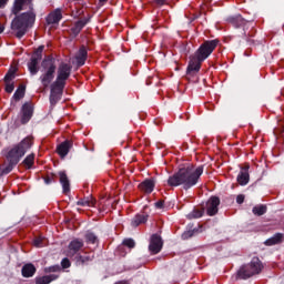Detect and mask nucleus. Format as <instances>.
Masks as SVG:
<instances>
[{
    "mask_svg": "<svg viewBox=\"0 0 284 284\" xmlns=\"http://www.w3.org/2000/svg\"><path fill=\"white\" fill-rule=\"evenodd\" d=\"M26 97V87H20L13 94V99L16 101H20V99H23Z\"/></svg>",
    "mask_w": 284,
    "mask_h": 284,
    "instance_id": "28",
    "label": "nucleus"
},
{
    "mask_svg": "<svg viewBox=\"0 0 284 284\" xmlns=\"http://www.w3.org/2000/svg\"><path fill=\"white\" fill-rule=\"evenodd\" d=\"M41 75L40 81L43 88H48L50 83H52V79H54V72H57V65H54V60L45 59L41 63Z\"/></svg>",
    "mask_w": 284,
    "mask_h": 284,
    "instance_id": "7",
    "label": "nucleus"
},
{
    "mask_svg": "<svg viewBox=\"0 0 284 284\" xmlns=\"http://www.w3.org/2000/svg\"><path fill=\"white\" fill-rule=\"evenodd\" d=\"M203 174V166H194L192 164H186L179 169L176 173L171 175L168 180V185L171 187H179L182 185L184 190H190L194 187L201 175Z\"/></svg>",
    "mask_w": 284,
    "mask_h": 284,
    "instance_id": "2",
    "label": "nucleus"
},
{
    "mask_svg": "<svg viewBox=\"0 0 284 284\" xmlns=\"http://www.w3.org/2000/svg\"><path fill=\"white\" fill-rule=\"evenodd\" d=\"M14 165L17 164H12V162H9V164L7 165V168H4L2 170V174H10L11 170H13Z\"/></svg>",
    "mask_w": 284,
    "mask_h": 284,
    "instance_id": "34",
    "label": "nucleus"
},
{
    "mask_svg": "<svg viewBox=\"0 0 284 284\" xmlns=\"http://www.w3.org/2000/svg\"><path fill=\"white\" fill-rule=\"evenodd\" d=\"M70 148H72V142L70 141H65L63 143H61L58 146V154L62 158L65 159V156H68V153L70 152Z\"/></svg>",
    "mask_w": 284,
    "mask_h": 284,
    "instance_id": "19",
    "label": "nucleus"
},
{
    "mask_svg": "<svg viewBox=\"0 0 284 284\" xmlns=\"http://www.w3.org/2000/svg\"><path fill=\"white\" fill-rule=\"evenodd\" d=\"M244 201H245V195H243V194L237 195L236 203H239V205L244 203Z\"/></svg>",
    "mask_w": 284,
    "mask_h": 284,
    "instance_id": "38",
    "label": "nucleus"
},
{
    "mask_svg": "<svg viewBox=\"0 0 284 284\" xmlns=\"http://www.w3.org/2000/svg\"><path fill=\"white\" fill-rule=\"evenodd\" d=\"M87 24H88L87 19L78 21L73 28L74 34H79V32H81V30H83V28H85Z\"/></svg>",
    "mask_w": 284,
    "mask_h": 284,
    "instance_id": "26",
    "label": "nucleus"
},
{
    "mask_svg": "<svg viewBox=\"0 0 284 284\" xmlns=\"http://www.w3.org/2000/svg\"><path fill=\"white\" fill-rule=\"evenodd\" d=\"M123 245H125L126 247H129L130 250H132V247H134L135 243L134 240L132 239H126L123 241Z\"/></svg>",
    "mask_w": 284,
    "mask_h": 284,
    "instance_id": "33",
    "label": "nucleus"
},
{
    "mask_svg": "<svg viewBox=\"0 0 284 284\" xmlns=\"http://www.w3.org/2000/svg\"><path fill=\"white\" fill-rule=\"evenodd\" d=\"M45 183H47V185H50V183H51L50 179H47Z\"/></svg>",
    "mask_w": 284,
    "mask_h": 284,
    "instance_id": "46",
    "label": "nucleus"
},
{
    "mask_svg": "<svg viewBox=\"0 0 284 284\" xmlns=\"http://www.w3.org/2000/svg\"><path fill=\"white\" fill-rule=\"evenodd\" d=\"M32 138L27 136L18 144L9 148L6 152V159L11 165H17L21 159L26 156V153L32 148Z\"/></svg>",
    "mask_w": 284,
    "mask_h": 284,
    "instance_id": "5",
    "label": "nucleus"
},
{
    "mask_svg": "<svg viewBox=\"0 0 284 284\" xmlns=\"http://www.w3.org/2000/svg\"><path fill=\"white\" fill-rule=\"evenodd\" d=\"M43 48H44L43 45L39 47L36 51V55H33V57H36V58L40 57V59H41V52H43Z\"/></svg>",
    "mask_w": 284,
    "mask_h": 284,
    "instance_id": "39",
    "label": "nucleus"
},
{
    "mask_svg": "<svg viewBox=\"0 0 284 284\" xmlns=\"http://www.w3.org/2000/svg\"><path fill=\"white\" fill-rule=\"evenodd\" d=\"M203 216V211L194 210L187 215V219H201Z\"/></svg>",
    "mask_w": 284,
    "mask_h": 284,
    "instance_id": "31",
    "label": "nucleus"
},
{
    "mask_svg": "<svg viewBox=\"0 0 284 284\" xmlns=\"http://www.w3.org/2000/svg\"><path fill=\"white\" fill-rule=\"evenodd\" d=\"M77 205H81L82 207H94V199H92V196L84 197L78 201Z\"/></svg>",
    "mask_w": 284,
    "mask_h": 284,
    "instance_id": "24",
    "label": "nucleus"
},
{
    "mask_svg": "<svg viewBox=\"0 0 284 284\" xmlns=\"http://www.w3.org/2000/svg\"><path fill=\"white\" fill-rule=\"evenodd\" d=\"M71 73H72V65L65 62L60 63L57 71V79L51 84V93H50L51 105H57V103L61 101V97H63V88H65V80L70 79Z\"/></svg>",
    "mask_w": 284,
    "mask_h": 284,
    "instance_id": "3",
    "label": "nucleus"
},
{
    "mask_svg": "<svg viewBox=\"0 0 284 284\" xmlns=\"http://www.w3.org/2000/svg\"><path fill=\"white\" fill-rule=\"evenodd\" d=\"M143 223H148V214H136L131 221L132 227H139Z\"/></svg>",
    "mask_w": 284,
    "mask_h": 284,
    "instance_id": "21",
    "label": "nucleus"
},
{
    "mask_svg": "<svg viewBox=\"0 0 284 284\" xmlns=\"http://www.w3.org/2000/svg\"><path fill=\"white\" fill-rule=\"evenodd\" d=\"M263 270V263L258 257H253L251 262L244 266H242L237 271L239 278H251V276H255V274H261Z\"/></svg>",
    "mask_w": 284,
    "mask_h": 284,
    "instance_id": "6",
    "label": "nucleus"
},
{
    "mask_svg": "<svg viewBox=\"0 0 284 284\" xmlns=\"http://www.w3.org/2000/svg\"><path fill=\"white\" fill-rule=\"evenodd\" d=\"M163 204H164V202L163 201H158V202H155V207H156V210H163Z\"/></svg>",
    "mask_w": 284,
    "mask_h": 284,
    "instance_id": "40",
    "label": "nucleus"
},
{
    "mask_svg": "<svg viewBox=\"0 0 284 284\" xmlns=\"http://www.w3.org/2000/svg\"><path fill=\"white\" fill-rule=\"evenodd\" d=\"M219 205H221V200L219 197L213 196L206 202V214L209 216H214V214L219 213Z\"/></svg>",
    "mask_w": 284,
    "mask_h": 284,
    "instance_id": "9",
    "label": "nucleus"
},
{
    "mask_svg": "<svg viewBox=\"0 0 284 284\" xmlns=\"http://www.w3.org/2000/svg\"><path fill=\"white\" fill-rule=\"evenodd\" d=\"M36 272H37V267H34L32 264H26L22 267V276H24V278H30L34 276Z\"/></svg>",
    "mask_w": 284,
    "mask_h": 284,
    "instance_id": "22",
    "label": "nucleus"
},
{
    "mask_svg": "<svg viewBox=\"0 0 284 284\" xmlns=\"http://www.w3.org/2000/svg\"><path fill=\"white\" fill-rule=\"evenodd\" d=\"M87 261H90V257L82 258V263H85Z\"/></svg>",
    "mask_w": 284,
    "mask_h": 284,
    "instance_id": "45",
    "label": "nucleus"
},
{
    "mask_svg": "<svg viewBox=\"0 0 284 284\" xmlns=\"http://www.w3.org/2000/svg\"><path fill=\"white\" fill-rule=\"evenodd\" d=\"M59 270H61V266L55 265V266H50L44 268V272L50 273V272H59Z\"/></svg>",
    "mask_w": 284,
    "mask_h": 284,
    "instance_id": "35",
    "label": "nucleus"
},
{
    "mask_svg": "<svg viewBox=\"0 0 284 284\" xmlns=\"http://www.w3.org/2000/svg\"><path fill=\"white\" fill-rule=\"evenodd\" d=\"M32 163H34V154H29L24 160L23 164L28 166V169L32 168Z\"/></svg>",
    "mask_w": 284,
    "mask_h": 284,
    "instance_id": "30",
    "label": "nucleus"
},
{
    "mask_svg": "<svg viewBox=\"0 0 284 284\" xmlns=\"http://www.w3.org/2000/svg\"><path fill=\"white\" fill-rule=\"evenodd\" d=\"M60 184L62 185L63 193L68 194L70 192V179H68V174H65L63 171H60L58 173Z\"/></svg>",
    "mask_w": 284,
    "mask_h": 284,
    "instance_id": "13",
    "label": "nucleus"
},
{
    "mask_svg": "<svg viewBox=\"0 0 284 284\" xmlns=\"http://www.w3.org/2000/svg\"><path fill=\"white\" fill-rule=\"evenodd\" d=\"M0 176H3V170L0 169Z\"/></svg>",
    "mask_w": 284,
    "mask_h": 284,
    "instance_id": "47",
    "label": "nucleus"
},
{
    "mask_svg": "<svg viewBox=\"0 0 284 284\" xmlns=\"http://www.w3.org/2000/svg\"><path fill=\"white\" fill-rule=\"evenodd\" d=\"M193 235H194V231H186L182 234V239L184 240L192 239Z\"/></svg>",
    "mask_w": 284,
    "mask_h": 284,
    "instance_id": "36",
    "label": "nucleus"
},
{
    "mask_svg": "<svg viewBox=\"0 0 284 284\" xmlns=\"http://www.w3.org/2000/svg\"><path fill=\"white\" fill-rule=\"evenodd\" d=\"M265 212H267L266 205H257L253 207V214H255V216H263Z\"/></svg>",
    "mask_w": 284,
    "mask_h": 284,
    "instance_id": "27",
    "label": "nucleus"
},
{
    "mask_svg": "<svg viewBox=\"0 0 284 284\" xmlns=\"http://www.w3.org/2000/svg\"><path fill=\"white\" fill-rule=\"evenodd\" d=\"M27 4L30 6V11L17 16L11 23L12 30H17L18 39H21L26 32H28V28H30L37 19V13H34V9L32 8V0H14L12 9L13 14H19Z\"/></svg>",
    "mask_w": 284,
    "mask_h": 284,
    "instance_id": "1",
    "label": "nucleus"
},
{
    "mask_svg": "<svg viewBox=\"0 0 284 284\" xmlns=\"http://www.w3.org/2000/svg\"><path fill=\"white\" fill-rule=\"evenodd\" d=\"M219 45V40H211L204 42L195 52L194 55L191 57L187 74H192V72H199L201 70V63L214 52V49Z\"/></svg>",
    "mask_w": 284,
    "mask_h": 284,
    "instance_id": "4",
    "label": "nucleus"
},
{
    "mask_svg": "<svg viewBox=\"0 0 284 284\" xmlns=\"http://www.w3.org/2000/svg\"><path fill=\"white\" fill-rule=\"evenodd\" d=\"M85 239H87V243H92V244H94V243H97L99 241L97 235L94 233H92V232H88L85 234Z\"/></svg>",
    "mask_w": 284,
    "mask_h": 284,
    "instance_id": "29",
    "label": "nucleus"
},
{
    "mask_svg": "<svg viewBox=\"0 0 284 284\" xmlns=\"http://www.w3.org/2000/svg\"><path fill=\"white\" fill-rule=\"evenodd\" d=\"M59 278V275L52 274V275H44L41 277L36 278L37 284H50L52 281H57Z\"/></svg>",
    "mask_w": 284,
    "mask_h": 284,
    "instance_id": "23",
    "label": "nucleus"
},
{
    "mask_svg": "<svg viewBox=\"0 0 284 284\" xmlns=\"http://www.w3.org/2000/svg\"><path fill=\"white\" fill-rule=\"evenodd\" d=\"M229 23H232L234 28H242L247 21L241 17V14L232 16L227 18Z\"/></svg>",
    "mask_w": 284,
    "mask_h": 284,
    "instance_id": "18",
    "label": "nucleus"
},
{
    "mask_svg": "<svg viewBox=\"0 0 284 284\" xmlns=\"http://www.w3.org/2000/svg\"><path fill=\"white\" fill-rule=\"evenodd\" d=\"M6 83V92L8 94H12L14 92V82H4Z\"/></svg>",
    "mask_w": 284,
    "mask_h": 284,
    "instance_id": "32",
    "label": "nucleus"
},
{
    "mask_svg": "<svg viewBox=\"0 0 284 284\" xmlns=\"http://www.w3.org/2000/svg\"><path fill=\"white\" fill-rule=\"evenodd\" d=\"M166 0H155V2L158 3V6H163V3H165Z\"/></svg>",
    "mask_w": 284,
    "mask_h": 284,
    "instance_id": "43",
    "label": "nucleus"
},
{
    "mask_svg": "<svg viewBox=\"0 0 284 284\" xmlns=\"http://www.w3.org/2000/svg\"><path fill=\"white\" fill-rule=\"evenodd\" d=\"M62 18H63V16L61 13V9H55L53 12H51L47 17V23H49V24L59 23V21H61Z\"/></svg>",
    "mask_w": 284,
    "mask_h": 284,
    "instance_id": "16",
    "label": "nucleus"
},
{
    "mask_svg": "<svg viewBox=\"0 0 284 284\" xmlns=\"http://www.w3.org/2000/svg\"><path fill=\"white\" fill-rule=\"evenodd\" d=\"M247 170H250L248 166L242 169L237 175V183L241 185H247L250 183V172H247Z\"/></svg>",
    "mask_w": 284,
    "mask_h": 284,
    "instance_id": "17",
    "label": "nucleus"
},
{
    "mask_svg": "<svg viewBox=\"0 0 284 284\" xmlns=\"http://www.w3.org/2000/svg\"><path fill=\"white\" fill-rule=\"evenodd\" d=\"M283 233H276L264 242V245L272 246L283 243Z\"/></svg>",
    "mask_w": 284,
    "mask_h": 284,
    "instance_id": "20",
    "label": "nucleus"
},
{
    "mask_svg": "<svg viewBox=\"0 0 284 284\" xmlns=\"http://www.w3.org/2000/svg\"><path fill=\"white\" fill-rule=\"evenodd\" d=\"M32 112H33L32 104H30L29 102H26L21 109V123L23 125H26V123H28L32 119Z\"/></svg>",
    "mask_w": 284,
    "mask_h": 284,
    "instance_id": "10",
    "label": "nucleus"
},
{
    "mask_svg": "<svg viewBox=\"0 0 284 284\" xmlns=\"http://www.w3.org/2000/svg\"><path fill=\"white\" fill-rule=\"evenodd\" d=\"M61 265L64 270H68V267H70V260L63 258Z\"/></svg>",
    "mask_w": 284,
    "mask_h": 284,
    "instance_id": "37",
    "label": "nucleus"
},
{
    "mask_svg": "<svg viewBox=\"0 0 284 284\" xmlns=\"http://www.w3.org/2000/svg\"><path fill=\"white\" fill-rule=\"evenodd\" d=\"M3 30H6V28L0 23V34L3 32Z\"/></svg>",
    "mask_w": 284,
    "mask_h": 284,
    "instance_id": "44",
    "label": "nucleus"
},
{
    "mask_svg": "<svg viewBox=\"0 0 284 284\" xmlns=\"http://www.w3.org/2000/svg\"><path fill=\"white\" fill-rule=\"evenodd\" d=\"M81 247H83V242L81 240L75 239L71 241L69 244L67 256H74L79 252V250H81Z\"/></svg>",
    "mask_w": 284,
    "mask_h": 284,
    "instance_id": "11",
    "label": "nucleus"
},
{
    "mask_svg": "<svg viewBox=\"0 0 284 284\" xmlns=\"http://www.w3.org/2000/svg\"><path fill=\"white\" fill-rule=\"evenodd\" d=\"M9 0H0V8H6L8 6Z\"/></svg>",
    "mask_w": 284,
    "mask_h": 284,
    "instance_id": "42",
    "label": "nucleus"
},
{
    "mask_svg": "<svg viewBox=\"0 0 284 284\" xmlns=\"http://www.w3.org/2000/svg\"><path fill=\"white\" fill-rule=\"evenodd\" d=\"M33 245H34L36 247H42L43 245H41V239H36V240L33 241Z\"/></svg>",
    "mask_w": 284,
    "mask_h": 284,
    "instance_id": "41",
    "label": "nucleus"
},
{
    "mask_svg": "<svg viewBox=\"0 0 284 284\" xmlns=\"http://www.w3.org/2000/svg\"><path fill=\"white\" fill-rule=\"evenodd\" d=\"M17 77V68L11 67L7 74L4 75V82H11L14 81V78Z\"/></svg>",
    "mask_w": 284,
    "mask_h": 284,
    "instance_id": "25",
    "label": "nucleus"
},
{
    "mask_svg": "<svg viewBox=\"0 0 284 284\" xmlns=\"http://www.w3.org/2000/svg\"><path fill=\"white\" fill-rule=\"evenodd\" d=\"M88 59V50H85V47H82L79 52L75 54V63L77 65H85V61Z\"/></svg>",
    "mask_w": 284,
    "mask_h": 284,
    "instance_id": "14",
    "label": "nucleus"
},
{
    "mask_svg": "<svg viewBox=\"0 0 284 284\" xmlns=\"http://www.w3.org/2000/svg\"><path fill=\"white\" fill-rule=\"evenodd\" d=\"M39 61H41V57H32L28 63V69L31 77H34L39 73Z\"/></svg>",
    "mask_w": 284,
    "mask_h": 284,
    "instance_id": "12",
    "label": "nucleus"
},
{
    "mask_svg": "<svg viewBox=\"0 0 284 284\" xmlns=\"http://www.w3.org/2000/svg\"><path fill=\"white\" fill-rule=\"evenodd\" d=\"M139 187L142 192H145V194H152V192H154V180H144L140 183Z\"/></svg>",
    "mask_w": 284,
    "mask_h": 284,
    "instance_id": "15",
    "label": "nucleus"
},
{
    "mask_svg": "<svg viewBox=\"0 0 284 284\" xmlns=\"http://www.w3.org/2000/svg\"><path fill=\"white\" fill-rule=\"evenodd\" d=\"M101 1V3H104V1H108V0H100Z\"/></svg>",
    "mask_w": 284,
    "mask_h": 284,
    "instance_id": "48",
    "label": "nucleus"
},
{
    "mask_svg": "<svg viewBox=\"0 0 284 284\" xmlns=\"http://www.w3.org/2000/svg\"><path fill=\"white\" fill-rule=\"evenodd\" d=\"M163 248V240L158 235L153 234L150 240L149 251L151 254H159Z\"/></svg>",
    "mask_w": 284,
    "mask_h": 284,
    "instance_id": "8",
    "label": "nucleus"
}]
</instances>
